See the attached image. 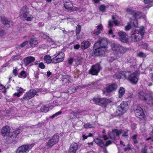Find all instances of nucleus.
Here are the masks:
<instances>
[{
    "instance_id": "nucleus-62",
    "label": "nucleus",
    "mask_w": 153,
    "mask_h": 153,
    "mask_svg": "<svg viewBox=\"0 0 153 153\" xmlns=\"http://www.w3.org/2000/svg\"><path fill=\"white\" fill-rule=\"evenodd\" d=\"M137 134L134 135L133 136H132V139L133 140L137 139Z\"/></svg>"
},
{
    "instance_id": "nucleus-28",
    "label": "nucleus",
    "mask_w": 153,
    "mask_h": 153,
    "mask_svg": "<svg viewBox=\"0 0 153 153\" xmlns=\"http://www.w3.org/2000/svg\"><path fill=\"white\" fill-rule=\"evenodd\" d=\"M95 143L98 144L100 147H103L104 146V143L103 141L98 138H95L94 140Z\"/></svg>"
},
{
    "instance_id": "nucleus-41",
    "label": "nucleus",
    "mask_w": 153,
    "mask_h": 153,
    "mask_svg": "<svg viewBox=\"0 0 153 153\" xmlns=\"http://www.w3.org/2000/svg\"><path fill=\"white\" fill-rule=\"evenodd\" d=\"M146 144H144V147L141 149V153H147V149L146 148Z\"/></svg>"
},
{
    "instance_id": "nucleus-37",
    "label": "nucleus",
    "mask_w": 153,
    "mask_h": 153,
    "mask_svg": "<svg viewBox=\"0 0 153 153\" xmlns=\"http://www.w3.org/2000/svg\"><path fill=\"white\" fill-rule=\"evenodd\" d=\"M27 76L26 73L24 71H22L20 73L19 77L23 78H24L26 77Z\"/></svg>"
},
{
    "instance_id": "nucleus-47",
    "label": "nucleus",
    "mask_w": 153,
    "mask_h": 153,
    "mask_svg": "<svg viewBox=\"0 0 153 153\" xmlns=\"http://www.w3.org/2000/svg\"><path fill=\"white\" fill-rule=\"evenodd\" d=\"M39 67L41 69H43L45 68V66L42 62L40 63L39 64Z\"/></svg>"
},
{
    "instance_id": "nucleus-11",
    "label": "nucleus",
    "mask_w": 153,
    "mask_h": 153,
    "mask_svg": "<svg viewBox=\"0 0 153 153\" xmlns=\"http://www.w3.org/2000/svg\"><path fill=\"white\" fill-rule=\"evenodd\" d=\"M102 69V67L99 63H97L95 65L92 66L89 70V74L93 75H97Z\"/></svg>"
},
{
    "instance_id": "nucleus-60",
    "label": "nucleus",
    "mask_w": 153,
    "mask_h": 153,
    "mask_svg": "<svg viewBox=\"0 0 153 153\" xmlns=\"http://www.w3.org/2000/svg\"><path fill=\"white\" fill-rule=\"evenodd\" d=\"M79 48V45H76L74 46V48L75 49H78Z\"/></svg>"
},
{
    "instance_id": "nucleus-23",
    "label": "nucleus",
    "mask_w": 153,
    "mask_h": 153,
    "mask_svg": "<svg viewBox=\"0 0 153 153\" xmlns=\"http://www.w3.org/2000/svg\"><path fill=\"white\" fill-rule=\"evenodd\" d=\"M78 148L76 143H74L71 145L69 150V153H75Z\"/></svg>"
},
{
    "instance_id": "nucleus-48",
    "label": "nucleus",
    "mask_w": 153,
    "mask_h": 153,
    "mask_svg": "<svg viewBox=\"0 0 153 153\" xmlns=\"http://www.w3.org/2000/svg\"><path fill=\"white\" fill-rule=\"evenodd\" d=\"M82 61V60L80 58H78L76 60V64H79Z\"/></svg>"
},
{
    "instance_id": "nucleus-38",
    "label": "nucleus",
    "mask_w": 153,
    "mask_h": 153,
    "mask_svg": "<svg viewBox=\"0 0 153 153\" xmlns=\"http://www.w3.org/2000/svg\"><path fill=\"white\" fill-rule=\"evenodd\" d=\"M136 15H134V21L133 22V25L134 27H136L138 26V24L137 23V20L136 19L137 17Z\"/></svg>"
},
{
    "instance_id": "nucleus-27",
    "label": "nucleus",
    "mask_w": 153,
    "mask_h": 153,
    "mask_svg": "<svg viewBox=\"0 0 153 153\" xmlns=\"http://www.w3.org/2000/svg\"><path fill=\"white\" fill-rule=\"evenodd\" d=\"M126 71H121L120 72L116 73L113 76V77L116 79H120L121 77H124V74Z\"/></svg>"
},
{
    "instance_id": "nucleus-54",
    "label": "nucleus",
    "mask_w": 153,
    "mask_h": 153,
    "mask_svg": "<svg viewBox=\"0 0 153 153\" xmlns=\"http://www.w3.org/2000/svg\"><path fill=\"white\" fill-rule=\"evenodd\" d=\"M112 143V142L110 140L108 141L105 144H104V146H108L109 145L111 144Z\"/></svg>"
},
{
    "instance_id": "nucleus-21",
    "label": "nucleus",
    "mask_w": 153,
    "mask_h": 153,
    "mask_svg": "<svg viewBox=\"0 0 153 153\" xmlns=\"http://www.w3.org/2000/svg\"><path fill=\"white\" fill-rule=\"evenodd\" d=\"M35 60V58L33 56H28L26 57L24 60V64L26 66L28 65L30 63L32 62Z\"/></svg>"
},
{
    "instance_id": "nucleus-63",
    "label": "nucleus",
    "mask_w": 153,
    "mask_h": 153,
    "mask_svg": "<svg viewBox=\"0 0 153 153\" xmlns=\"http://www.w3.org/2000/svg\"><path fill=\"white\" fill-rule=\"evenodd\" d=\"M150 0H144V2L145 4H148L150 2Z\"/></svg>"
},
{
    "instance_id": "nucleus-59",
    "label": "nucleus",
    "mask_w": 153,
    "mask_h": 153,
    "mask_svg": "<svg viewBox=\"0 0 153 153\" xmlns=\"http://www.w3.org/2000/svg\"><path fill=\"white\" fill-rule=\"evenodd\" d=\"M113 22L114 24L116 25H117L119 23V22L117 20H114Z\"/></svg>"
},
{
    "instance_id": "nucleus-25",
    "label": "nucleus",
    "mask_w": 153,
    "mask_h": 153,
    "mask_svg": "<svg viewBox=\"0 0 153 153\" xmlns=\"http://www.w3.org/2000/svg\"><path fill=\"white\" fill-rule=\"evenodd\" d=\"M84 111L81 110H76L73 112V114L77 118H79L80 116L84 115Z\"/></svg>"
},
{
    "instance_id": "nucleus-4",
    "label": "nucleus",
    "mask_w": 153,
    "mask_h": 153,
    "mask_svg": "<svg viewBox=\"0 0 153 153\" xmlns=\"http://www.w3.org/2000/svg\"><path fill=\"white\" fill-rule=\"evenodd\" d=\"M124 74L125 78L129 80L131 83L134 84L137 83L139 76V74L137 72L132 73L129 71H126Z\"/></svg>"
},
{
    "instance_id": "nucleus-20",
    "label": "nucleus",
    "mask_w": 153,
    "mask_h": 153,
    "mask_svg": "<svg viewBox=\"0 0 153 153\" xmlns=\"http://www.w3.org/2000/svg\"><path fill=\"white\" fill-rule=\"evenodd\" d=\"M28 42L31 47H34L38 44V40L36 38L33 37L30 39Z\"/></svg>"
},
{
    "instance_id": "nucleus-51",
    "label": "nucleus",
    "mask_w": 153,
    "mask_h": 153,
    "mask_svg": "<svg viewBox=\"0 0 153 153\" xmlns=\"http://www.w3.org/2000/svg\"><path fill=\"white\" fill-rule=\"evenodd\" d=\"M115 59V58L113 56H110L108 58V60L109 62H112Z\"/></svg>"
},
{
    "instance_id": "nucleus-52",
    "label": "nucleus",
    "mask_w": 153,
    "mask_h": 153,
    "mask_svg": "<svg viewBox=\"0 0 153 153\" xmlns=\"http://www.w3.org/2000/svg\"><path fill=\"white\" fill-rule=\"evenodd\" d=\"M91 125H90L89 123H87L84 125V127L85 128H88L91 127Z\"/></svg>"
},
{
    "instance_id": "nucleus-18",
    "label": "nucleus",
    "mask_w": 153,
    "mask_h": 153,
    "mask_svg": "<svg viewBox=\"0 0 153 153\" xmlns=\"http://www.w3.org/2000/svg\"><path fill=\"white\" fill-rule=\"evenodd\" d=\"M120 40L123 42H126L128 41V38L126 33L122 31H120L118 33Z\"/></svg>"
},
{
    "instance_id": "nucleus-30",
    "label": "nucleus",
    "mask_w": 153,
    "mask_h": 153,
    "mask_svg": "<svg viewBox=\"0 0 153 153\" xmlns=\"http://www.w3.org/2000/svg\"><path fill=\"white\" fill-rule=\"evenodd\" d=\"M44 59L47 64H49L51 62L53 63V59H51V57L48 55H46L45 56Z\"/></svg>"
},
{
    "instance_id": "nucleus-44",
    "label": "nucleus",
    "mask_w": 153,
    "mask_h": 153,
    "mask_svg": "<svg viewBox=\"0 0 153 153\" xmlns=\"http://www.w3.org/2000/svg\"><path fill=\"white\" fill-rule=\"evenodd\" d=\"M62 113V112L61 111H59L58 112H56L55 114H53L51 116V118H53L54 117L57 116L61 114Z\"/></svg>"
},
{
    "instance_id": "nucleus-46",
    "label": "nucleus",
    "mask_w": 153,
    "mask_h": 153,
    "mask_svg": "<svg viewBox=\"0 0 153 153\" xmlns=\"http://www.w3.org/2000/svg\"><path fill=\"white\" fill-rule=\"evenodd\" d=\"M128 130H124V133L123 134L122 136L123 137H127L128 136Z\"/></svg>"
},
{
    "instance_id": "nucleus-2",
    "label": "nucleus",
    "mask_w": 153,
    "mask_h": 153,
    "mask_svg": "<svg viewBox=\"0 0 153 153\" xmlns=\"http://www.w3.org/2000/svg\"><path fill=\"white\" fill-rule=\"evenodd\" d=\"M19 17L22 20L27 21H31L33 18V16L29 14L28 9L26 6H23L20 10Z\"/></svg>"
},
{
    "instance_id": "nucleus-16",
    "label": "nucleus",
    "mask_w": 153,
    "mask_h": 153,
    "mask_svg": "<svg viewBox=\"0 0 153 153\" xmlns=\"http://www.w3.org/2000/svg\"><path fill=\"white\" fill-rule=\"evenodd\" d=\"M0 19L2 23L5 25L7 27H11L13 26V23L10 21L8 20L4 16H1Z\"/></svg>"
},
{
    "instance_id": "nucleus-29",
    "label": "nucleus",
    "mask_w": 153,
    "mask_h": 153,
    "mask_svg": "<svg viewBox=\"0 0 153 153\" xmlns=\"http://www.w3.org/2000/svg\"><path fill=\"white\" fill-rule=\"evenodd\" d=\"M53 107V106H50L49 108L48 106H43L41 107L40 110L42 112H47L49 110V108L52 109Z\"/></svg>"
},
{
    "instance_id": "nucleus-22",
    "label": "nucleus",
    "mask_w": 153,
    "mask_h": 153,
    "mask_svg": "<svg viewBox=\"0 0 153 153\" xmlns=\"http://www.w3.org/2000/svg\"><path fill=\"white\" fill-rule=\"evenodd\" d=\"M117 88V85L113 84L108 86L105 88V91L109 92L116 90Z\"/></svg>"
},
{
    "instance_id": "nucleus-15",
    "label": "nucleus",
    "mask_w": 153,
    "mask_h": 153,
    "mask_svg": "<svg viewBox=\"0 0 153 153\" xmlns=\"http://www.w3.org/2000/svg\"><path fill=\"white\" fill-rule=\"evenodd\" d=\"M95 48L94 54L96 56H100L103 55L106 51V48L100 46L96 47Z\"/></svg>"
},
{
    "instance_id": "nucleus-1",
    "label": "nucleus",
    "mask_w": 153,
    "mask_h": 153,
    "mask_svg": "<svg viewBox=\"0 0 153 153\" xmlns=\"http://www.w3.org/2000/svg\"><path fill=\"white\" fill-rule=\"evenodd\" d=\"M144 33V27L143 26L141 27L138 30L132 31L131 36V41L134 42L139 41L143 38Z\"/></svg>"
},
{
    "instance_id": "nucleus-45",
    "label": "nucleus",
    "mask_w": 153,
    "mask_h": 153,
    "mask_svg": "<svg viewBox=\"0 0 153 153\" xmlns=\"http://www.w3.org/2000/svg\"><path fill=\"white\" fill-rule=\"evenodd\" d=\"M99 9L102 12H105V6L104 5H101L100 6Z\"/></svg>"
},
{
    "instance_id": "nucleus-56",
    "label": "nucleus",
    "mask_w": 153,
    "mask_h": 153,
    "mask_svg": "<svg viewBox=\"0 0 153 153\" xmlns=\"http://www.w3.org/2000/svg\"><path fill=\"white\" fill-rule=\"evenodd\" d=\"M90 85H91L90 84H86V85H82V86H79V87H81V88H85V87H88V86H90Z\"/></svg>"
},
{
    "instance_id": "nucleus-26",
    "label": "nucleus",
    "mask_w": 153,
    "mask_h": 153,
    "mask_svg": "<svg viewBox=\"0 0 153 153\" xmlns=\"http://www.w3.org/2000/svg\"><path fill=\"white\" fill-rule=\"evenodd\" d=\"M90 45V43L88 41H83L81 45V47L82 49H85L88 48Z\"/></svg>"
},
{
    "instance_id": "nucleus-34",
    "label": "nucleus",
    "mask_w": 153,
    "mask_h": 153,
    "mask_svg": "<svg viewBox=\"0 0 153 153\" xmlns=\"http://www.w3.org/2000/svg\"><path fill=\"white\" fill-rule=\"evenodd\" d=\"M81 30V27L79 25H78L76 28V36H78V35H79L80 32Z\"/></svg>"
},
{
    "instance_id": "nucleus-53",
    "label": "nucleus",
    "mask_w": 153,
    "mask_h": 153,
    "mask_svg": "<svg viewBox=\"0 0 153 153\" xmlns=\"http://www.w3.org/2000/svg\"><path fill=\"white\" fill-rule=\"evenodd\" d=\"M68 62L69 64L71 65L73 62V59L72 58H70L68 59Z\"/></svg>"
},
{
    "instance_id": "nucleus-43",
    "label": "nucleus",
    "mask_w": 153,
    "mask_h": 153,
    "mask_svg": "<svg viewBox=\"0 0 153 153\" xmlns=\"http://www.w3.org/2000/svg\"><path fill=\"white\" fill-rule=\"evenodd\" d=\"M126 11L130 14H134L135 13V12L132 10L131 9L128 8L126 9Z\"/></svg>"
},
{
    "instance_id": "nucleus-61",
    "label": "nucleus",
    "mask_w": 153,
    "mask_h": 153,
    "mask_svg": "<svg viewBox=\"0 0 153 153\" xmlns=\"http://www.w3.org/2000/svg\"><path fill=\"white\" fill-rule=\"evenodd\" d=\"M153 5V0L149 4V7L148 8H149L152 6Z\"/></svg>"
},
{
    "instance_id": "nucleus-12",
    "label": "nucleus",
    "mask_w": 153,
    "mask_h": 153,
    "mask_svg": "<svg viewBox=\"0 0 153 153\" xmlns=\"http://www.w3.org/2000/svg\"><path fill=\"white\" fill-rule=\"evenodd\" d=\"M64 53L60 52L53 58V63L56 64L62 62L64 60Z\"/></svg>"
},
{
    "instance_id": "nucleus-39",
    "label": "nucleus",
    "mask_w": 153,
    "mask_h": 153,
    "mask_svg": "<svg viewBox=\"0 0 153 153\" xmlns=\"http://www.w3.org/2000/svg\"><path fill=\"white\" fill-rule=\"evenodd\" d=\"M142 48L149 51H151L152 50L149 47L147 44L146 43H144L143 44Z\"/></svg>"
},
{
    "instance_id": "nucleus-7",
    "label": "nucleus",
    "mask_w": 153,
    "mask_h": 153,
    "mask_svg": "<svg viewBox=\"0 0 153 153\" xmlns=\"http://www.w3.org/2000/svg\"><path fill=\"white\" fill-rule=\"evenodd\" d=\"M10 127L8 126H6L3 127L1 131V132L3 136H7V138L10 140H12L14 139V137L15 138L16 135L14 134V136L13 137V133L10 132Z\"/></svg>"
},
{
    "instance_id": "nucleus-8",
    "label": "nucleus",
    "mask_w": 153,
    "mask_h": 153,
    "mask_svg": "<svg viewBox=\"0 0 153 153\" xmlns=\"http://www.w3.org/2000/svg\"><path fill=\"white\" fill-rule=\"evenodd\" d=\"M111 47L112 50L117 54L124 53L126 51L125 48L118 44L112 43Z\"/></svg>"
},
{
    "instance_id": "nucleus-49",
    "label": "nucleus",
    "mask_w": 153,
    "mask_h": 153,
    "mask_svg": "<svg viewBox=\"0 0 153 153\" xmlns=\"http://www.w3.org/2000/svg\"><path fill=\"white\" fill-rule=\"evenodd\" d=\"M18 92L20 94H22L23 92V89L21 88H18L17 89Z\"/></svg>"
},
{
    "instance_id": "nucleus-13",
    "label": "nucleus",
    "mask_w": 153,
    "mask_h": 153,
    "mask_svg": "<svg viewBox=\"0 0 153 153\" xmlns=\"http://www.w3.org/2000/svg\"><path fill=\"white\" fill-rule=\"evenodd\" d=\"M36 94V91L35 90H30L24 94L23 98L24 100H28L33 97Z\"/></svg>"
},
{
    "instance_id": "nucleus-50",
    "label": "nucleus",
    "mask_w": 153,
    "mask_h": 153,
    "mask_svg": "<svg viewBox=\"0 0 153 153\" xmlns=\"http://www.w3.org/2000/svg\"><path fill=\"white\" fill-rule=\"evenodd\" d=\"M47 41L49 43H50V44L51 45H53L54 44V42L52 40V39L49 37H48V38L47 39Z\"/></svg>"
},
{
    "instance_id": "nucleus-3",
    "label": "nucleus",
    "mask_w": 153,
    "mask_h": 153,
    "mask_svg": "<svg viewBox=\"0 0 153 153\" xmlns=\"http://www.w3.org/2000/svg\"><path fill=\"white\" fill-rule=\"evenodd\" d=\"M138 96L141 100H143L146 104L153 105V97L150 94L141 91L139 92Z\"/></svg>"
},
{
    "instance_id": "nucleus-33",
    "label": "nucleus",
    "mask_w": 153,
    "mask_h": 153,
    "mask_svg": "<svg viewBox=\"0 0 153 153\" xmlns=\"http://www.w3.org/2000/svg\"><path fill=\"white\" fill-rule=\"evenodd\" d=\"M55 144L57 143L59 140V136L57 134H55L51 139Z\"/></svg>"
},
{
    "instance_id": "nucleus-32",
    "label": "nucleus",
    "mask_w": 153,
    "mask_h": 153,
    "mask_svg": "<svg viewBox=\"0 0 153 153\" xmlns=\"http://www.w3.org/2000/svg\"><path fill=\"white\" fill-rule=\"evenodd\" d=\"M125 93V90L124 88L122 87H120L119 91V98H121L124 94Z\"/></svg>"
},
{
    "instance_id": "nucleus-17",
    "label": "nucleus",
    "mask_w": 153,
    "mask_h": 153,
    "mask_svg": "<svg viewBox=\"0 0 153 153\" xmlns=\"http://www.w3.org/2000/svg\"><path fill=\"white\" fill-rule=\"evenodd\" d=\"M122 132V130L118 131L117 129H115L113 130L112 132L109 134V135L111 139H114L116 137L119 136Z\"/></svg>"
},
{
    "instance_id": "nucleus-55",
    "label": "nucleus",
    "mask_w": 153,
    "mask_h": 153,
    "mask_svg": "<svg viewBox=\"0 0 153 153\" xmlns=\"http://www.w3.org/2000/svg\"><path fill=\"white\" fill-rule=\"evenodd\" d=\"M4 33L3 30H0V36L3 37L4 35Z\"/></svg>"
},
{
    "instance_id": "nucleus-36",
    "label": "nucleus",
    "mask_w": 153,
    "mask_h": 153,
    "mask_svg": "<svg viewBox=\"0 0 153 153\" xmlns=\"http://www.w3.org/2000/svg\"><path fill=\"white\" fill-rule=\"evenodd\" d=\"M28 43V42L27 41H25L22 43L21 45L18 46L17 48H21L25 46Z\"/></svg>"
},
{
    "instance_id": "nucleus-31",
    "label": "nucleus",
    "mask_w": 153,
    "mask_h": 153,
    "mask_svg": "<svg viewBox=\"0 0 153 153\" xmlns=\"http://www.w3.org/2000/svg\"><path fill=\"white\" fill-rule=\"evenodd\" d=\"M97 30L95 31V33L96 35H98L100 34L101 31L102 30L103 27L102 24H100L97 27Z\"/></svg>"
},
{
    "instance_id": "nucleus-5",
    "label": "nucleus",
    "mask_w": 153,
    "mask_h": 153,
    "mask_svg": "<svg viewBox=\"0 0 153 153\" xmlns=\"http://www.w3.org/2000/svg\"><path fill=\"white\" fill-rule=\"evenodd\" d=\"M128 103L126 102H123L117 108L116 114L117 116L123 114L128 109Z\"/></svg>"
},
{
    "instance_id": "nucleus-64",
    "label": "nucleus",
    "mask_w": 153,
    "mask_h": 153,
    "mask_svg": "<svg viewBox=\"0 0 153 153\" xmlns=\"http://www.w3.org/2000/svg\"><path fill=\"white\" fill-rule=\"evenodd\" d=\"M51 73L49 71H48L47 72V75L48 76H50L51 75Z\"/></svg>"
},
{
    "instance_id": "nucleus-42",
    "label": "nucleus",
    "mask_w": 153,
    "mask_h": 153,
    "mask_svg": "<svg viewBox=\"0 0 153 153\" xmlns=\"http://www.w3.org/2000/svg\"><path fill=\"white\" fill-rule=\"evenodd\" d=\"M131 22H128L127 25L125 27V30L126 31H128L131 28Z\"/></svg>"
},
{
    "instance_id": "nucleus-19",
    "label": "nucleus",
    "mask_w": 153,
    "mask_h": 153,
    "mask_svg": "<svg viewBox=\"0 0 153 153\" xmlns=\"http://www.w3.org/2000/svg\"><path fill=\"white\" fill-rule=\"evenodd\" d=\"M71 76L68 75H62V79L63 83L67 85H68L71 83L70 79Z\"/></svg>"
},
{
    "instance_id": "nucleus-58",
    "label": "nucleus",
    "mask_w": 153,
    "mask_h": 153,
    "mask_svg": "<svg viewBox=\"0 0 153 153\" xmlns=\"http://www.w3.org/2000/svg\"><path fill=\"white\" fill-rule=\"evenodd\" d=\"M13 73L16 76L17 74V71L16 69H14L13 71Z\"/></svg>"
},
{
    "instance_id": "nucleus-9",
    "label": "nucleus",
    "mask_w": 153,
    "mask_h": 153,
    "mask_svg": "<svg viewBox=\"0 0 153 153\" xmlns=\"http://www.w3.org/2000/svg\"><path fill=\"white\" fill-rule=\"evenodd\" d=\"M136 116L140 119H144L145 114L142 108L140 106L136 105L134 106V109Z\"/></svg>"
},
{
    "instance_id": "nucleus-10",
    "label": "nucleus",
    "mask_w": 153,
    "mask_h": 153,
    "mask_svg": "<svg viewBox=\"0 0 153 153\" xmlns=\"http://www.w3.org/2000/svg\"><path fill=\"white\" fill-rule=\"evenodd\" d=\"M32 145H24L18 148L16 153H28L32 147Z\"/></svg>"
},
{
    "instance_id": "nucleus-6",
    "label": "nucleus",
    "mask_w": 153,
    "mask_h": 153,
    "mask_svg": "<svg viewBox=\"0 0 153 153\" xmlns=\"http://www.w3.org/2000/svg\"><path fill=\"white\" fill-rule=\"evenodd\" d=\"M93 101L96 104L105 108L107 104L112 102L111 100L106 98H94Z\"/></svg>"
},
{
    "instance_id": "nucleus-24",
    "label": "nucleus",
    "mask_w": 153,
    "mask_h": 153,
    "mask_svg": "<svg viewBox=\"0 0 153 153\" xmlns=\"http://www.w3.org/2000/svg\"><path fill=\"white\" fill-rule=\"evenodd\" d=\"M64 6L65 9L68 10H73V5L72 2L70 1L66 2L64 4Z\"/></svg>"
},
{
    "instance_id": "nucleus-14",
    "label": "nucleus",
    "mask_w": 153,
    "mask_h": 153,
    "mask_svg": "<svg viewBox=\"0 0 153 153\" xmlns=\"http://www.w3.org/2000/svg\"><path fill=\"white\" fill-rule=\"evenodd\" d=\"M107 44V42L106 38L101 39L99 41L95 43L94 46V48L100 46L106 48V46Z\"/></svg>"
},
{
    "instance_id": "nucleus-40",
    "label": "nucleus",
    "mask_w": 153,
    "mask_h": 153,
    "mask_svg": "<svg viewBox=\"0 0 153 153\" xmlns=\"http://www.w3.org/2000/svg\"><path fill=\"white\" fill-rule=\"evenodd\" d=\"M137 55L138 56L142 58H145L146 56V54L143 52H140L138 53L137 54Z\"/></svg>"
},
{
    "instance_id": "nucleus-35",
    "label": "nucleus",
    "mask_w": 153,
    "mask_h": 153,
    "mask_svg": "<svg viewBox=\"0 0 153 153\" xmlns=\"http://www.w3.org/2000/svg\"><path fill=\"white\" fill-rule=\"evenodd\" d=\"M55 144L53 141V140L51 139L48 140L47 143V146L50 147H51Z\"/></svg>"
},
{
    "instance_id": "nucleus-57",
    "label": "nucleus",
    "mask_w": 153,
    "mask_h": 153,
    "mask_svg": "<svg viewBox=\"0 0 153 153\" xmlns=\"http://www.w3.org/2000/svg\"><path fill=\"white\" fill-rule=\"evenodd\" d=\"M114 23V22H112L111 21H109L108 22V25L110 27H111L113 26Z\"/></svg>"
}]
</instances>
